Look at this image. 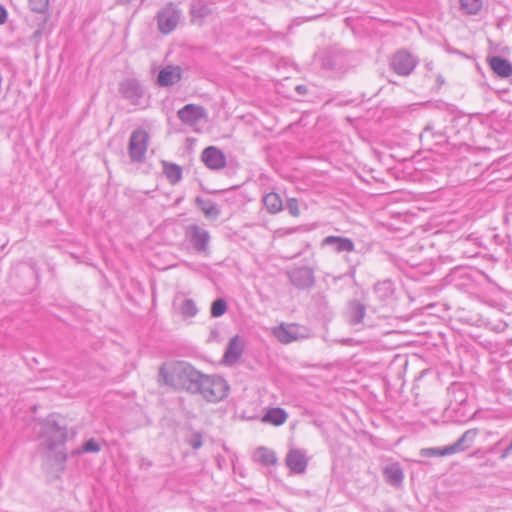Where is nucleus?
I'll return each instance as SVG.
<instances>
[{
  "instance_id": "nucleus-5",
  "label": "nucleus",
  "mask_w": 512,
  "mask_h": 512,
  "mask_svg": "<svg viewBox=\"0 0 512 512\" xmlns=\"http://www.w3.org/2000/svg\"><path fill=\"white\" fill-rule=\"evenodd\" d=\"M149 144V134L142 128L132 131L128 143V155L133 163H142Z\"/></svg>"
},
{
  "instance_id": "nucleus-1",
  "label": "nucleus",
  "mask_w": 512,
  "mask_h": 512,
  "mask_svg": "<svg viewBox=\"0 0 512 512\" xmlns=\"http://www.w3.org/2000/svg\"><path fill=\"white\" fill-rule=\"evenodd\" d=\"M159 377L164 384L176 390L194 393L198 380L201 379V372L186 361H175L163 364L159 368Z\"/></svg>"
},
{
  "instance_id": "nucleus-19",
  "label": "nucleus",
  "mask_w": 512,
  "mask_h": 512,
  "mask_svg": "<svg viewBox=\"0 0 512 512\" xmlns=\"http://www.w3.org/2000/svg\"><path fill=\"white\" fill-rule=\"evenodd\" d=\"M491 70L500 78H509L512 75V63L501 56H491L487 59Z\"/></svg>"
},
{
  "instance_id": "nucleus-11",
  "label": "nucleus",
  "mask_w": 512,
  "mask_h": 512,
  "mask_svg": "<svg viewBox=\"0 0 512 512\" xmlns=\"http://www.w3.org/2000/svg\"><path fill=\"white\" fill-rule=\"evenodd\" d=\"M201 160L211 170H221L226 164L225 154L216 146H208L201 153Z\"/></svg>"
},
{
  "instance_id": "nucleus-13",
  "label": "nucleus",
  "mask_w": 512,
  "mask_h": 512,
  "mask_svg": "<svg viewBox=\"0 0 512 512\" xmlns=\"http://www.w3.org/2000/svg\"><path fill=\"white\" fill-rule=\"evenodd\" d=\"M177 116L182 123L193 126L206 117V111L200 105L187 104L178 110Z\"/></svg>"
},
{
  "instance_id": "nucleus-39",
  "label": "nucleus",
  "mask_w": 512,
  "mask_h": 512,
  "mask_svg": "<svg viewBox=\"0 0 512 512\" xmlns=\"http://www.w3.org/2000/svg\"><path fill=\"white\" fill-rule=\"evenodd\" d=\"M352 279H353V276H352V275H346V274H345V275H340V276L336 277V278H335V281H336V280H346V281L351 282V281H352Z\"/></svg>"
},
{
  "instance_id": "nucleus-9",
  "label": "nucleus",
  "mask_w": 512,
  "mask_h": 512,
  "mask_svg": "<svg viewBox=\"0 0 512 512\" xmlns=\"http://www.w3.org/2000/svg\"><path fill=\"white\" fill-rule=\"evenodd\" d=\"M47 430V448L55 450L57 447L64 445L67 441L68 433L66 427L60 426L55 421H46Z\"/></svg>"
},
{
  "instance_id": "nucleus-41",
  "label": "nucleus",
  "mask_w": 512,
  "mask_h": 512,
  "mask_svg": "<svg viewBox=\"0 0 512 512\" xmlns=\"http://www.w3.org/2000/svg\"><path fill=\"white\" fill-rule=\"evenodd\" d=\"M56 458L59 459L61 462H65L67 459V455L63 452H58L56 454Z\"/></svg>"
},
{
  "instance_id": "nucleus-18",
  "label": "nucleus",
  "mask_w": 512,
  "mask_h": 512,
  "mask_svg": "<svg viewBox=\"0 0 512 512\" xmlns=\"http://www.w3.org/2000/svg\"><path fill=\"white\" fill-rule=\"evenodd\" d=\"M323 246L332 247L337 253L352 252L355 250L354 242L347 237L330 235L323 239Z\"/></svg>"
},
{
  "instance_id": "nucleus-43",
  "label": "nucleus",
  "mask_w": 512,
  "mask_h": 512,
  "mask_svg": "<svg viewBox=\"0 0 512 512\" xmlns=\"http://www.w3.org/2000/svg\"><path fill=\"white\" fill-rule=\"evenodd\" d=\"M425 66H426V68H427L428 70H432V69H433V62H431V61H430V62H427V63L425 64Z\"/></svg>"
},
{
  "instance_id": "nucleus-16",
  "label": "nucleus",
  "mask_w": 512,
  "mask_h": 512,
  "mask_svg": "<svg viewBox=\"0 0 512 512\" xmlns=\"http://www.w3.org/2000/svg\"><path fill=\"white\" fill-rule=\"evenodd\" d=\"M244 351V341L239 335L232 337L225 349L223 360L226 364H234L237 362Z\"/></svg>"
},
{
  "instance_id": "nucleus-33",
  "label": "nucleus",
  "mask_w": 512,
  "mask_h": 512,
  "mask_svg": "<svg viewBox=\"0 0 512 512\" xmlns=\"http://www.w3.org/2000/svg\"><path fill=\"white\" fill-rule=\"evenodd\" d=\"M100 450H101L100 444L98 442H96L94 439H89L87 442L84 443L80 452L97 453ZM76 453H79V451H77Z\"/></svg>"
},
{
  "instance_id": "nucleus-14",
  "label": "nucleus",
  "mask_w": 512,
  "mask_h": 512,
  "mask_svg": "<svg viewBox=\"0 0 512 512\" xmlns=\"http://www.w3.org/2000/svg\"><path fill=\"white\" fill-rule=\"evenodd\" d=\"M285 462L291 472L304 473L308 465L306 452L302 449H291L286 455Z\"/></svg>"
},
{
  "instance_id": "nucleus-24",
  "label": "nucleus",
  "mask_w": 512,
  "mask_h": 512,
  "mask_svg": "<svg viewBox=\"0 0 512 512\" xmlns=\"http://www.w3.org/2000/svg\"><path fill=\"white\" fill-rule=\"evenodd\" d=\"M373 291L379 300L386 301L394 294L393 282L389 279L377 282L373 287Z\"/></svg>"
},
{
  "instance_id": "nucleus-4",
  "label": "nucleus",
  "mask_w": 512,
  "mask_h": 512,
  "mask_svg": "<svg viewBox=\"0 0 512 512\" xmlns=\"http://www.w3.org/2000/svg\"><path fill=\"white\" fill-rule=\"evenodd\" d=\"M418 64L419 58L404 48L394 52L389 59V68L402 77L410 76Z\"/></svg>"
},
{
  "instance_id": "nucleus-23",
  "label": "nucleus",
  "mask_w": 512,
  "mask_h": 512,
  "mask_svg": "<svg viewBox=\"0 0 512 512\" xmlns=\"http://www.w3.org/2000/svg\"><path fill=\"white\" fill-rule=\"evenodd\" d=\"M263 204L270 214H277L283 209V202L278 193L270 192L263 196Z\"/></svg>"
},
{
  "instance_id": "nucleus-31",
  "label": "nucleus",
  "mask_w": 512,
  "mask_h": 512,
  "mask_svg": "<svg viewBox=\"0 0 512 512\" xmlns=\"http://www.w3.org/2000/svg\"><path fill=\"white\" fill-rule=\"evenodd\" d=\"M198 312L195 302L192 299H185L181 305V313L185 317H194Z\"/></svg>"
},
{
  "instance_id": "nucleus-10",
  "label": "nucleus",
  "mask_w": 512,
  "mask_h": 512,
  "mask_svg": "<svg viewBox=\"0 0 512 512\" xmlns=\"http://www.w3.org/2000/svg\"><path fill=\"white\" fill-rule=\"evenodd\" d=\"M119 91L132 105H139L144 95L143 88L138 80L128 78L120 83Z\"/></svg>"
},
{
  "instance_id": "nucleus-40",
  "label": "nucleus",
  "mask_w": 512,
  "mask_h": 512,
  "mask_svg": "<svg viewBox=\"0 0 512 512\" xmlns=\"http://www.w3.org/2000/svg\"><path fill=\"white\" fill-rule=\"evenodd\" d=\"M296 91L299 94H305L307 92V87L305 85H298L296 86Z\"/></svg>"
},
{
  "instance_id": "nucleus-2",
  "label": "nucleus",
  "mask_w": 512,
  "mask_h": 512,
  "mask_svg": "<svg viewBox=\"0 0 512 512\" xmlns=\"http://www.w3.org/2000/svg\"><path fill=\"white\" fill-rule=\"evenodd\" d=\"M228 391L229 385L223 377L201 373L194 394H200L209 402H218L228 395Z\"/></svg>"
},
{
  "instance_id": "nucleus-25",
  "label": "nucleus",
  "mask_w": 512,
  "mask_h": 512,
  "mask_svg": "<svg viewBox=\"0 0 512 512\" xmlns=\"http://www.w3.org/2000/svg\"><path fill=\"white\" fill-rule=\"evenodd\" d=\"M287 413L283 408L274 407L267 410L263 416V421L275 426L282 425L287 419Z\"/></svg>"
},
{
  "instance_id": "nucleus-30",
  "label": "nucleus",
  "mask_w": 512,
  "mask_h": 512,
  "mask_svg": "<svg viewBox=\"0 0 512 512\" xmlns=\"http://www.w3.org/2000/svg\"><path fill=\"white\" fill-rule=\"evenodd\" d=\"M227 302L223 298H218L212 302L211 305V316L218 318L224 315L227 311Z\"/></svg>"
},
{
  "instance_id": "nucleus-36",
  "label": "nucleus",
  "mask_w": 512,
  "mask_h": 512,
  "mask_svg": "<svg viewBox=\"0 0 512 512\" xmlns=\"http://www.w3.org/2000/svg\"><path fill=\"white\" fill-rule=\"evenodd\" d=\"M323 67L330 70L337 69V63L333 56L328 55L323 59Z\"/></svg>"
},
{
  "instance_id": "nucleus-27",
  "label": "nucleus",
  "mask_w": 512,
  "mask_h": 512,
  "mask_svg": "<svg viewBox=\"0 0 512 512\" xmlns=\"http://www.w3.org/2000/svg\"><path fill=\"white\" fill-rule=\"evenodd\" d=\"M461 10L468 15H477L483 6V0H459Z\"/></svg>"
},
{
  "instance_id": "nucleus-17",
  "label": "nucleus",
  "mask_w": 512,
  "mask_h": 512,
  "mask_svg": "<svg viewBox=\"0 0 512 512\" xmlns=\"http://www.w3.org/2000/svg\"><path fill=\"white\" fill-rule=\"evenodd\" d=\"M182 72L179 66L168 65L162 68L157 76L160 87H169L180 81Z\"/></svg>"
},
{
  "instance_id": "nucleus-20",
  "label": "nucleus",
  "mask_w": 512,
  "mask_h": 512,
  "mask_svg": "<svg viewBox=\"0 0 512 512\" xmlns=\"http://www.w3.org/2000/svg\"><path fill=\"white\" fill-rule=\"evenodd\" d=\"M383 476L386 483L389 485L396 488L402 486L404 473L399 463H392L385 466L383 469Z\"/></svg>"
},
{
  "instance_id": "nucleus-15",
  "label": "nucleus",
  "mask_w": 512,
  "mask_h": 512,
  "mask_svg": "<svg viewBox=\"0 0 512 512\" xmlns=\"http://www.w3.org/2000/svg\"><path fill=\"white\" fill-rule=\"evenodd\" d=\"M366 315V304L357 300L352 299L347 303L345 312L348 323L352 326H358L363 323Z\"/></svg>"
},
{
  "instance_id": "nucleus-38",
  "label": "nucleus",
  "mask_w": 512,
  "mask_h": 512,
  "mask_svg": "<svg viewBox=\"0 0 512 512\" xmlns=\"http://www.w3.org/2000/svg\"><path fill=\"white\" fill-rule=\"evenodd\" d=\"M8 13L3 5H0V25L7 21Z\"/></svg>"
},
{
  "instance_id": "nucleus-22",
  "label": "nucleus",
  "mask_w": 512,
  "mask_h": 512,
  "mask_svg": "<svg viewBox=\"0 0 512 512\" xmlns=\"http://www.w3.org/2000/svg\"><path fill=\"white\" fill-rule=\"evenodd\" d=\"M195 203L207 218L217 219L221 213L218 205L211 199H204L198 196L195 199Z\"/></svg>"
},
{
  "instance_id": "nucleus-32",
  "label": "nucleus",
  "mask_w": 512,
  "mask_h": 512,
  "mask_svg": "<svg viewBox=\"0 0 512 512\" xmlns=\"http://www.w3.org/2000/svg\"><path fill=\"white\" fill-rule=\"evenodd\" d=\"M30 9L38 14H45L48 11L49 0H28Z\"/></svg>"
},
{
  "instance_id": "nucleus-6",
  "label": "nucleus",
  "mask_w": 512,
  "mask_h": 512,
  "mask_svg": "<svg viewBox=\"0 0 512 512\" xmlns=\"http://www.w3.org/2000/svg\"><path fill=\"white\" fill-rule=\"evenodd\" d=\"M181 17V11L172 2L161 8L157 15L158 29L162 34L171 33L178 25Z\"/></svg>"
},
{
  "instance_id": "nucleus-21",
  "label": "nucleus",
  "mask_w": 512,
  "mask_h": 512,
  "mask_svg": "<svg viewBox=\"0 0 512 512\" xmlns=\"http://www.w3.org/2000/svg\"><path fill=\"white\" fill-rule=\"evenodd\" d=\"M211 14V9L205 0H193L190 4V16L192 21H203Z\"/></svg>"
},
{
  "instance_id": "nucleus-3",
  "label": "nucleus",
  "mask_w": 512,
  "mask_h": 512,
  "mask_svg": "<svg viewBox=\"0 0 512 512\" xmlns=\"http://www.w3.org/2000/svg\"><path fill=\"white\" fill-rule=\"evenodd\" d=\"M477 434V429H469L453 444L445 447L423 448L420 450V455L422 457H442L466 451L472 446Z\"/></svg>"
},
{
  "instance_id": "nucleus-26",
  "label": "nucleus",
  "mask_w": 512,
  "mask_h": 512,
  "mask_svg": "<svg viewBox=\"0 0 512 512\" xmlns=\"http://www.w3.org/2000/svg\"><path fill=\"white\" fill-rule=\"evenodd\" d=\"M163 173L171 184H177L182 179V167L170 163L168 161H162Z\"/></svg>"
},
{
  "instance_id": "nucleus-42",
  "label": "nucleus",
  "mask_w": 512,
  "mask_h": 512,
  "mask_svg": "<svg viewBox=\"0 0 512 512\" xmlns=\"http://www.w3.org/2000/svg\"><path fill=\"white\" fill-rule=\"evenodd\" d=\"M437 82L439 83V85H443L444 84V78L442 77V75H438L437 76Z\"/></svg>"
},
{
  "instance_id": "nucleus-8",
  "label": "nucleus",
  "mask_w": 512,
  "mask_h": 512,
  "mask_svg": "<svg viewBox=\"0 0 512 512\" xmlns=\"http://www.w3.org/2000/svg\"><path fill=\"white\" fill-rule=\"evenodd\" d=\"M290 283L297 289H310L315 284V276L312 268L302 266L292 269L288 272Z\"/></svg>"
},
{
  "instance_id": "nucleus-35",
  "label": "nucleus",
  "mask_w": 512,
  "mask_h": 512,
  "mask_svg": "<svg viewBox=\"0 0 512 512\" xmlns=\"http://www.w3.org/2000/svg\"><path fill=\"white\" fill-rule=\"evenodd\" d=\"M287 210L290 215L297 217L300 214L298 200L296 198H290L286 204Z\"/></svg>"
},
{
  "instance_id": "nucleus-44",
  "label": "nucleus",
  "mask_w": 512,
  "mask_h": 512,
  "mask_svg": "<svg viewBox=\"0 0 512 512\" xmlns=\"http://www.w3.org/2000/svg\"><path fill=\"white\" fill-rule=\"evenodd\" d=\"M41 35V31L40 30H37L34 32V36L37 37V36H40Z\"/></svg>"
},
{
  "instance_id": "nucleus-37",
  "label": "nucleus",
  "mask_w": 512,
  "mask_h": 512,
  "mask_svg": "<svg viewBox=\"0 0 512 512\" xmlns=\"http://www.w3.org/2000/svg\"><path fill=\"white\" fill-rule=\"evenodd\" d=\"M510 455H512V442L511 441H510L509 445L505 449L502 450V452L500 454V459H506Z\"/></svg>"
},
{
  "instance_id": "nucleus-12",
  "label": "nucleus",
  "mask_w": 512,
  "mask_h": 512,
  "mask_svg": "<svg viewBox=\"0 0 512 512\" xmlns=\"http://www.w3.org/2000/svg\"><path fill=\"white\" fill-rule=\"evenodd\" d=\"M300 329L301 327L298 324L282 323L274 327L272 333L279 342L288 344L304 337V335L300 333Z\"/></svg>"
},
{
  "instance_id": "nucleus-28",
  "label": "nucleus",
  "mask_w": 512,
  "mask_h": 512,
  "mask_svg": "<svg viewBox=\"0 0 512 512\" xmlns=\"http://www.w3.org/2000/svg\"><path fill=\"white\" fill-rule=\"evenodd\" d=\"M256 456L257 460L265 466L273 465L277 461L275 453L266 447H259Z\"/></svg>"
},
{
  "instance_id": "nucleus-34",
  "label": "nucleus",
  "mask_w": 512,
  "mask_h": 512,
  "mask_svg": "<svg viewBox=\"0 0 512 512\" xmlns=\"http://www.w3.org/2000/svg\"><path fill=\"white\" fill-rule=\"evenodd\" d=\"M187 442L188 444L195 450L199 449L202 444H203V440H202V435L201 433L199 432H195L193 433L188 439H187Z\"/></svg>"
},
{
  "instance_id": "nucleus-7",
  "label": "nucleus",
  "mask_w": 512,
  "mask_h": 512,
  "mask_svg": "<svg viewBox=\"0 0 512 512\" xmlns=\"http://www.w3.org/2000/svg\"><path fill=\"white\" fill-rule=\"evenodd\" d=\"M210 238L208 230L197 224H191L185 228V239L199 254L208 253Z\"/></svg>"
},
{
  "instance_id": "nucleus-29",
  "label": "nucleus",
  "mask_w": 512,
  "mask_h": 512,
  "mask_svg": "<svg viewBox=\"0 0 512 512\" xmlns=\"http://www.w3.org/2000/svg\"><path fill=\"white\" fill-rule=\"evenodd\" d=\"M313 306L319 312H325L329 309L328 298L323 292H316L311 298Z\"/></svg>"
}]
</instances>
